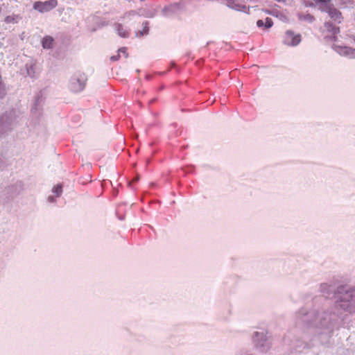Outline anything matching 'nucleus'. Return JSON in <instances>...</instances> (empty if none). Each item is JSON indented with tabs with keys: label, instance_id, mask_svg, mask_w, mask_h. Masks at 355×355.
<instances>
[{
	"label": "nucleus",
	"instance_id": "f257e3e1",
	"mask_svg": "<svg viewBox=\"0 0 355 355\" xmlns=\"http://www.w3.org/2000/svg\"><path fill=\"white\" fill-rule=\"evenodd\" d=\"M340 315L334 306L321 311H308L302 309L297 313V320L307 325L310 334H313L322 345L329 343Z\"/></svg>",
	"mask_w": 355,
	"mask_h": 355
},
{
	"label": "nucleus",
	"instance_id": "f03ea898",
	"mask_svg": "<svg viewBox=\"0 0 355 355\" xmlns=\"http://www.w3.org/2000/svg\"><path fill=\"white\" fill-rule=\"evenodd\" d=\"M334 309L340 315L343 312L355 313V288L349 285H338Z\"/></svg>",
	"mask_w": 355,
	"mask_h": 355
},
{
	"label": "nucleus",
	"instance_id": "7ed1b4c3",
	"mask_svg": "<svg viewBox=\"0 0 355 355\" xmlns=\"http://www.w3.org/2000/svg\"><path fill=\"white\" fill-rule=\"evenodd\" d=\"M253 341L256 348L261 352H266L270 349V343L268 340L266 334L263 331L254 332L253 335Z\"/></svg>",
	"mask_w": 355,
	"mask_h": 355
},
{
	"label": "nucleus",
	"instance_id": "20e7f679",
	"mask_svg": "<svg viewBox=\"0 0 355 355\" xmlns=\"http://www.w3.org/2000/svg\"><path fill=\"white\" fill-rule=\"evenodd\" d=\"M58 5L57 0H49L44 2L36 1L33 4L35 10H38L40 12H48L53 8H55Z\"/></svg>",
	"mask_w": 355,
	"mask_h": 355
},
{
	"label": "nucleus",
	"instance_id": "39448f33",
	"mask_svg": "<svg viewBox=\"0 0 355 355\" xmlns=\"http://www.w3.org/2000/svg\"><path fill=\"white\" fill-rule=\"evenodd\" d=\"M284 43L288 46H297L301 42V35L295 34L293 32L288 31L284 36Z\"/></svg>",
	"mask_w": 355,
	"mask_h": 355
},
{
	"label": "nucleus",
	"instance_id": "423d86ee",
	"mask_svg": "<svg viewBox=\"0 0 355 355\" xmlns=\"http://www.w3.org/2000/svg\"><path fill=\"white\" fill-rule=\"evenodd\" d=\"M337 287L335 284L322 283L320 284V291L327 297L335 299V293L337 292Z\"/></svg>",
	"mask_w": 355,
	"mask_h": 355
},
{
	"label": "nucleus",
	"instance_id": "0eeeda50",
	"mask_svg": "<svg viewBox=\"0 0 355 355\" xmlns=\"http://www.w3.org/2000/svg\"><path fill=\"white\" fill-rule=\"evenodd\" d=\"M323 33H327L325 37H329L332 41L336 40V35L340 33V28L334 26L331 23L327 22L324 26Z\"/></svg>",
	"mask_w": 355,
	"mask_h": 355
},
{
	"label": "nucleus",
	"instance_id": "6e6552de",
	"mask_svg": "<svg viewBox=\"0 0 355 355\" xmlns=\"http://www.w3.org/2000/svg\"><path fill=\"white\" fill-rule=\"evenodd\" d=\"M86 79L85 76L80 78H73L71 83V89L72 91L77 92L83 90L85 85Z\"/></svg>",
	"mask_w": 355,
	"mask_h": 355
},
{
	"label": "nucleus",
	"instance_id": "1a4fd4ad",
	"mask_svg": "<svg viewBox=\"0 0 355 355\" xmlns=\"http://www.w3.org/2000/svg\"><path fill=\"white\" fill-rule=\"evenodd\" d=\"M325 11L328 12L331 18H332L334 20H338V22H340L341 13L339 10H338L335 8L328 6Z\"/></svg>",
	"mask_w": 355,
	"mask_h": 355
},
{
	"label": "nucleus",
	"instance_id": "9d476101",
	"mask_svg": "<svg viewBox=\"0 0 355 355\" xmlns=\"http://www.w3.org/2000/svg\"><path fill=\"white\" fill-rule=\"evenodd\" d=\"M139 179H121V182H119V185L120 187L127 186L132 188L135 183H136Z\"/></svg>",
	"mask_w": 355,
	"mask_h": 355
},
{
	"label": "nucleus",
	"instance_id": "9b49d317",
	"mask_svg": "<svg viewBox=\"0 0 355 355\" xmlns=\"http://www.w3.org/2000/svg\"><path fill=\"white\" fill-rule=\"evenodd\" d=\"M313 345V344L308 343L306 341L298 340L297 342V345H296L295 347H296V350L300 352L303 349L310 348Z\"/></svg>",
	"mask_w": 355,
	"mask_h": 355
},
{
	"label": "nucleus",
	"instance_id": "f8f14e48",
	"mask_svg": "<svg viewBox=\"0 0 355 355\" xmlns=\"http://www.w3.org/2000/svg\"><path fill=\"white\" fill-rule=\"evenodd\" d=\"M53 38L51 37L46 36L42 40V46L44 49H50L53 46Z\"/></svg>",
	"mask_w": 355,
	"mask_h": 355
},
{
	"label": "nucleus",
	"instance_id": "ddd939ff",
	"mask_svg": "<svg viewBox=\"0 0 355 355\" xmlns=\"http://www.w3.org/2000/svg\"><path fill=\"white\" fill-rule=\"evenodd\" d=\"M116 31L119 35L123 37H127L129 36V32L123 29V27L121 24H117Z\"/></svg>",
	"mask_w": 355,
	"mask_h": 355
},
{
	"label": "nucleus",
	"instance_id": "4468645a",
	"mask_svg": "<svg viewBox=\"0 0 355 355\" xmlns=\"http://www.w3.org/2000/svg\"><path fill=\"white\" fill-rule=\"evenodd\" d=\"M341 49L343 52L347 55H349L351 58H355V49L347 46Z\"/></svg>",
	"mask_w": 355,
	"mask_h": 355
},
{
	"label": "nucleus",
	"instance_id": "2eb2a0df",
	"mask_svg": "<svg viewBox=\"0 0 355 355\" xmlns=\"http://www.w3.org/2000/svg\"><path fill=\"white\" fill-rule=\"evenodd\" d=\"M52 192L55 193L56 196H60L62 192V184H57L55 187L53 188Z\"/></svg>",
	"mask_w": 355,
	"mask_h": 355
},
{
	"label": "nucleus",
	"instance_id": "dca6fc26",
	"mask_svg": "<svg viewBox=\"0 0 355 355\" xmlns=\"http://www.w3.org/2000/svg\"><path fill=\"white\" fill-rule=\"evenodd\" d=\"M99 183L101 184L102 187H105L107 186H114L113 181H111L110 180H103V181H99Z\"/></svg>",
	"mask_w": 355,
	"mask_h": 355
},
{
	"label": "nucleus",
	"instance_id": "f3484780",
	"mask_svg": "<svg viewBox=\"0 0 355 355\" xmlns=\"http://www.w3.org/2000/svg\"><path fill=\"white\" fill-rule=\"evenodd\" d=\"M273 23H272V21L270 18H268L267 17L266 19V22H265V26L266 28H270L272 26Z\"/></svg>",
	"mask_w": 355,
	"mask_h": 355
},
{
	"label": "nucleus",
	"instance_id": "a211bd4d",
	"mask_svg": "<svg viewBox=\"0 0 355 355\" xmlns=\"http://www.w3.org/2000/svg\"><path fill=\"white\" fill-rule=\"evenodd\" d=\"M119 53H122L125 57H128L127 49L125 47L120 48L118 51Z\"/></svg>",
	"mask_w": 355,
	"mask_h": 355
},
{
	"label": "nucleus",
	"instance_id": "6ab92c4d",
	"mask_svg": "<svg viewBox=\"0 0 355 355\" xmlns=\"http://www.w3.org/2000/svg\"><path fill=\"white\" fill-rule=\"evenodd\" d=\"M119 58H120V54L118 52L116 55H112L110 57V60L112 62H115V61H117Z\"/></svg>",
	"mask_w": 355,
	"mask_h": 355
},
{
	"label": "nucleus",
	"instance_id": "aec40b11",
	"mask_svg": "<svg viewBox=\"0 0 355 355\" xmlns=\"http://www.w3.org/2000/svg\"><path fill=\"white\" fill-rule=\"evenodd\" d=\"M316 3H324L327 4L330 2L331 0H313Z\"/></svg>",
	"mask_w": 355,
	"mask_h": 355
},
{
	"label": "nucleus",
	"instance_id": "412c9836",
	"mask_svg": "<svg viewBox=\"0 0 355 355\" xmlns=\"http://www.w3.org/2000/svg\"><path fill=\"white\" fill-rule=\"evenodd\" d=\"M119 179H114V181L113 182L114 186H112L114 189H116V187L119 186Z\"/></svg>",
	"mask_w": 355,
	"mask_h": 355
},
{
	"label": "nucleus",
	"instance_id": "4be33fe9",
	"mask_svg": "<svg viewBox=\"0 0 355 355\" xmlns=\"http://www.w3.org/2000/svg\"><path fill=\"white\" fill-rule=\"evenodd\" d=\"M257 25L259 27H263L265 26V22L263 20H258L257 22Z\"/></svg>",
	"mask_w": 355,
	"mask_h": 355
},
{
	"label": "nucleus",
	"instance_id": "5701e85b",
	"mask_svg": "<svg viewBox=\"0 0 355 355\" xmlns=\"http://www.w3.org/2000/svg\"><path fill=\"white\" fill-rule=\"evenodd\" d=\"M48 200L49 202H54V198L53 196H49Z\"/></svg>",
	"mask_w": 355,
	"mask_h": 355
}]
</instances>
